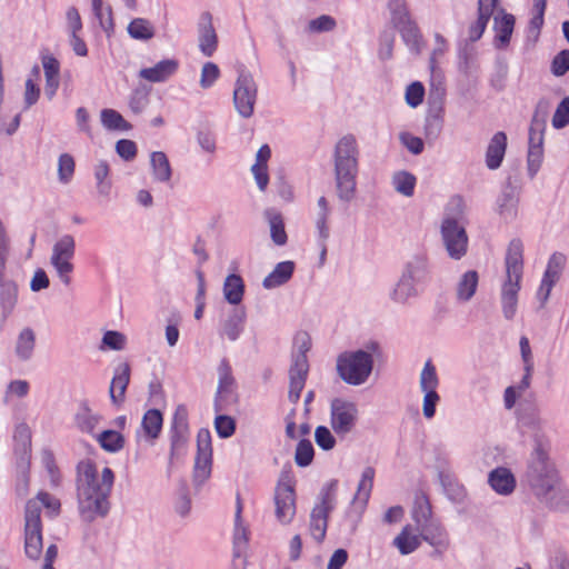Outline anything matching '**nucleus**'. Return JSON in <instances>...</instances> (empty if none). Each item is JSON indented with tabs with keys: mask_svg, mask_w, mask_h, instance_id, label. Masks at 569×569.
Here are the masks:
<instances>
[{
	"mask_svg": "<svg viewBox=\"0 0 569 569\" xmlns=\"http://www.w3.org/2000/svg\"><path fill=\"white\" fill-rule=\"evenodd\" d=\"M114 482V473L109 467L98 475L93 461L84 459L77 465L76 489L78 510L81 519L92 522L103 518L110 510L109 496Z\"/></svg>",
	"mask_w": 569,
	"mask_h": 569,
	"instance_id": "1",
	"label": "nucleus"
},
{
	"mask_svg": "<svg viewBox=\"0 0 569 569\" xmlns=\"http://www.w3.org/2000/svg\"><path fill=\"white\" fill-rule=\"evenodd\" d=\"M359 154V147L353 134L341 137L333 149L337 196L345 202H350L356 194Z\"/></svg>",
	"mask_w": 569,
	"mask_h": 569,
	"instance_id": "2",
	"label": "nucleus"
},
{
	"mask_svg": "<svg viewBox=\"0 0 569 569\" xmlns=\"http://www.w3.org/2000/svg\"><path fill=\"white\" fill-rule=\"evenodd\" d=\"M431 277L429 259L426 253L412 254L405 263L401 276L390 292L396 303L405 305L423 290Z\"/></svg>",
	"mask_w": 569,
	"mask_h": 569,
	"instance_id": "3",
	"label": "nucleus"
},
{
	"mask_svg": "<svg viewBox=\"0 0 569 569\" xmlns=\"http://www.w3.org/2000/svg\"><path fill=\"white\" fill-rule=\"evenodd\" d=\"M506 280L501 287V308L507 320L515 318L518 305V292L523 270V244L520 239L509 242L506 258Z\"/></svg>",
	"mask_w": 569,
	"mask_h": 569,
	"instance_id": "4",
	"label": "nucleus"
},
{
	"mask_svg": "<svg viewBox=\"0 0 569 569\" xmlns=\"http://www.w3.org/2000/svg\"><path fill=\"white\" fill-rule=\"evenodd\" d=\"M463 216V200L455 197L448 203L440 232L443 246L451 259L459 260L468 249V236L460 220Z\"/></svg>",
	"mask_w": 569,
	"mask_h": 569,
	"instance_id": "5",
	"label": "nucleus"
},
{
	"mask_svg": "<svg viewBox=\"0 0 569 569\" xmlns=\"http://www.w3.org/2000/svg\"><path fill=\"white\" fill-rule=\"evenodd\" d=\"M525 481L538 497L548 495L558 486V472L540 446L535 449L529 459Z\"/></svg>",
	"mask_w": 569,
	"mask_h": 569,
	"instance_id": "6",
	"label": "nucleus"
},
{
	"mask_svg": "<svg viewBox=\"0 0 569 569\" xmlns=\"http://www.w3.org/2000/svg\"><path fill=\"white\" fill-rule=\"evenodd\" d=\"M373 369V357L366 350L345 351L337 358V372L350 386L363 385Z\"/></svg>",
	"mask_w": 569,
	"mask_h": 569,
	"instance_id": "7",
	"label": "nucleus"
},
{
	"mask_svg": "<svg viewBox=\"0 0 569 569\" xmlns=\"http://www.w3.org/2000/svg\"><path fill=\"white\" fill-rule=\"evenodd\" d=\"M338 480H330L320 492V503L316 505L310 513L309 529L317 542H322L328 527L329 513L336 506Z\"/></svg>",
	"mask_w": 569,
	"mask_h": 569,
	"instance_id": "8",
	"label": "nucleus"
},
{
	"mask_svg": "<svg viewBox=\"0 0 569 569\" xmlns=\"http://www.w3.org/2000/svg\"><path fill=\"white\" fill-rule=\"evenodd\" d=\"M258 97V86L253 76L246 68H240L234 82L232 102L237 113L249 119L253 116Z\"/></svg>",
	"mask_w": 569,
	"mask_h": 569,
	"instance_id": "9",
	"label": "nucleus"
},
{
	"mask_svg": "<svg viewBox=\"0 0 569 569\" xmlns=\"http://www.w3.org/2000/svg\"><path fill=\"white\" fill-rule=\"evenodd\" d=\"M42 523L40 506L28 500L24 508V552L31 560H38L42 552Z\"/></svg>",
	"mask_w": 569,
	"mask_h": 569,
	"instance_id": "10",
	"label": "nucleus"
},
{
	"mask_svg": "<svg viewBox=\"0 0 569 569\" xmlns=\"http://www.w3.org/2000/svg\"><path fill=\"white\" fill-rule=\"evenodd\" d=\"M359 419L358 406L345 398H335L330 403V426L338 437H346L357 426Z\"/></svg>",
	"mask_w": 569,
	"mask_h": 569,
	"instance_id": "11",
	"label": "nucleus"
},
{
	"mask_svg": "<svg viewBox=\"0 0 569 569\" xmlns=\"http://www.w3.org/2000/svg\"><path fill=\"white\" fill-rule=\"evenodd\" d=\"M74 252L76 241L71 234L61 236L52 246L50 263L64 286H69L71 283L70 274L73 271L71 260L74 257Z\"/></svg>",
	"mask_w": 569,
	"mask_h": 569,
	"instance_id": "12",
	"label": "nucleus"
},
{
	"mask_svg": "<svg viewBox=\"0 0 569 569\" xmlns=\"http://www.w3.org/2000/svg\"><path fill=\"white\" fill-rule=\"evenodd\" d=\"M212 462L211 435L208 429H200L197 435V456L194 460L193 478L202 483L210 475Z\"/></svg>",
	"mask_w": 569,
	"mask_h": 569,
	"instance_id": "13",
	"label": "nucleus"
},
{
	"mask_svg": "<svg viewBox=\"0 0 569 569\" xmlns=\"http://www.w3.org/2000/svg\"><path fill=\"white\" fill-rule=\"evenodd\" d=\"M189 438L188 415L184 407L180 406L176 409L170 436V459L178 458L184 452Z\"/></svg>",
	"mask_w": 569,
	"mask_h": 569,
	"instance_id": "14",
	"label": "nucleus"
},
{
	"mask_svg": "<svg viewBox=\"0 0 569 569\" xmlns=\"http://www.w3.org/2000/svg\"><path fill=\"white\" fill-rule=\"evenodd\" d=\"M276 517L282 525H289L296 515L295 489L289 483H279L274 491Z\"/></svg>",
	"mask_w": 569,
	"mask_h": 569,
	"instance_id": "15",
	"label": "nucleus"
},
{
	"mask_svg": "<svg viewBox=\"0 0 569 569\" xmlns=\"http://www.w3.org/2000/svg\"><path fill=\"white\" fill-rule=\"evenodd\" d=\"M198 46L204 57H211L218 47V36L212 23V14L209 11L202 12L199 18Z\"/></svg>",
	"mask_w": 569,
	"mask_h": 569,
	"instance_id": "16",
	"label": "nucleus"
},
{
	"mask_svg": "<svg viewBox=\"0 0 569 569\" xmlns=\"http://www.w3.org/2000/svg\"><path fill=\"white\" fill-rule=\"evenodd\" d=\"M241 512L242 505L238 497L233 531V563L236 569H244L243 556L246 553L248 542L247 529L241 522Z\"/></svg>",
	"mask_w": 569,
	"mask_h": 569,
	"instance_id": "17",
	"label": "nucleus"
},
{
	"mask_svg": "<svg viewBox=\"0 0 569 569\" xmlns=\"http://www.w3.org/2000/svg\"><path fill=\"white\" fill-rule=\"evenodd\" d=\"M550 103L548 100H540L537 103L531 124L529 128V148H542L543 132L546 128L547 118L549 114Z\"/></svg>",
	"mask_w": 569,
	"mask_h": 569,
	"instance_id": "18",
	"label": "nucleus"
},
{
	"mask_svg": "<svg viewBox=\"0 0 569 569\" xmlns=\"http://www.w3.org/2000/svg\"><path fill=\"white\" fill-rule=\"evenodd\" d=\"M416 530L419 532L420 538L432 546L438 552H442L448 548V533L438 519H433Z\"/></svg>",
	"mask_w": 569,
	"mask_h": 569,
	"instance_id": "19",
	"label": "nucleus"
},
{
	"mask_svg": "<svg viewBox=\"0 0 569 569\" xmlns=\"http://www.w3.org/2000/svg\"><path fill=\"white\" fill-rule=\"evenodd\" d=\"M247 312L243 307L232 308L221 322L220 336L237 341L244 329Z\"/></svg>",
	"mask_w": 569,
	"mask_h": 569,
	"instance_id": "20",
	"label": "nucleus"
},
{
	"mask_svg": "<svg viewBox=\"0 0 569 569\" xmlns=\"http://www.w3.org/2000/svg\"><path fill=\"white\" fill-rule=\"evenodd\" d=\"M179 68L176 59H164L156 63L153 67L142 68L139 77L152 83L164 82L169 80Z\"/></svg>",
	"mask_w": 569,
	"mask_h": 569,
	"instance_id": "21",
	"label": "nucleus"
},
{
	"mask_svg": "<svg viewBox=\"0 0 569 569\" xmlns=\"http://www.w3.org/2000/svg\"><path fill=\"white\" fill-rule=\"evenodd\" d=\"M130 382V366L121 362L114 368L109 388L110 399L114 405H121L124 400L127 387Z\"/></svg>",
	"mask_w": 569,
	"mask_h": 569,
	"instance_id": "22",
	"label": "nucleus"
},
{
	"mask_svg": "<svg viewBox=\"0 0 569 569\" xmlns=\"http://www.w3.org/2000/svg\"><path fill=\"white\" fill-rule=\"evenodd\" d=\"M488 483L500 496H509L516 489V478L510 469L497 467L488 475Z\"/></svg>",
	"mask_w": 569,
	"mask_h": 569,
	"instance_id": "23",
	"label": "nucleus"
},
{
	"mask_svg": "<svg viewBox=\"0 0 569 569\" xmlns=\"http://www.w3.org/2000/svg\"><path fill=\"white\" fill-rule=\"evenodd\" d=\"M263 218L269 226L272 242L278 247L284 246L288 242V234L281 212L274 208H268L263 211Z\"/></svg>",
	"mask_w": 569,
	"mask_h": 569,
	"instance_id": "24",
	"label": "nucleus"
},
{
	"mask_svg": "<svg viewBox=\"0 0 569 569\" xmlns=\"http://www.w3.org/2000/svg\"><path fill=\"white\" fill-rule=\"evenodd\" d=\"M309 369L306 368L305 361H298L291 365L289 369V392L288 399L291 403H297L300 399L301 391L305 388Z\"/></svg>",
	"mask_w": 569,
	"mask_h": 569,
	"instance_id": "25",
	"label": "nucleus"
},
{
	"mask_svg": "<svg viewBox=\"0 0 569 569\" xmlns=\"http://www.w3.org/2000/svg\"><path fill=\"white\" fill-rule=\"evenodd\" d=\"M507 149V136L498 131L490 139L486 151V164L490 170H496L501 166Z\"/></svg>",
	"mask_w": 569,
	"mask_h": 569,
	"instance_id": "26",
	"label": "nucleus"
},
{
	"mask_svg": "<svg viewBox=\"0 0 569 569\" xmlns=\"http://www.w3.org/2000/svg\"><path fill=\"white\" fill-rule=\"evenodd\" d=\"M41 61L46 78L44 92L51 100L56 96L60 84V62L53 56L49 54L43 56Z\"/></svg>",
	"mask_w": 569,
	"mask_h": 569,
	"instance_id": "27",
	"label": "nucleus"
},
{
	"mask_svg": "<svg viewBox=\"0 0 569 569\" xmlns=\"http://www.w3.org/2000/svg\"><path fill=\"white\" fill-rule=\"evenodd\" d=\"M18 299V287L3 276H0V315L4 320L12 312Z\"/></svg>",
	"mask_w": 569,
	"mask_h": 569,
	"instance_id": "28",
	"label": "nucleus"
},
{
	"mask_svg": "<svg viewBox=\"0 0 569 569\" xmlns=\"http://www.w3.org/2000/svg\"><path fill=\"white\" fill-rule=\"evenodd\" d=\"M17 461L30 460L31 430L24 422L19 423L13 433Z\"/></svg>",
	"mask_w": 569,
	"mask_h": 569,
	"instance_id": "29",
	"label": "nucleus"
},
{
	"mask_svg": "<svg viewBox=\"0 0 569 569\" xmlns=\"http://www.w3.org/2000/svg\"><path fill=\"white\" fill-rule=\"evenodd\" d=\"M498 0H479L478 4V19L475 24L470 27L469 38L471 41H477L481 38L486 26L497 6Z\"/></svg>",
	"mask_w": 569,
	"mask_h": 569,
	"instance_id": "30",
	"label": "nucleus"
},
{
	"mask_svg": "<svg viewBox=\"0 0 569 569\" xmlns=\"http://www.w3.org/2000/svg\"><path fill=\"white\" fill-rule=\"evenodd\" d=\"M152 178L156 182L167 183L171 180L172 169L168 157L162 151H153L150 154Z\"/></svg>",
	"mask_w": 569,
	"mask_h": 569,
	"instance_id": "31",
	"label": "nucleus"
},
{
	"mask_svg": "<svg viewBox=\"0 0 569 569\" xmlns=\"http://www.w3.org/2000/svg\"><path fill=\"white\" fill-rule=\"evenodd\" d=\"M295 271L293 261L279 262L274 269L263 279L262 286L266 289H273L288 282Z\"/></svg>",
	"mask_w": 569,
	"mask_h": 569,
	"instance_id": "32",
	"label": "nucleus"
},
{
	"mask_svg": "<svg viewBox=\"0 0 569 569\" xmlns=\"http://www.w3.org/2000/svg\"><path fill=\"white\" fill-rule=\"evenodd\" d=\"M36 348V333L27 327L23 328L16 340L14 353L21 361H28L32 358Z\"/></svg>",
	"mask_w": 569,
	"mask_h": 569,
	"instance_id": "33",
	"label": "nucleus"
},
{
	"mask_svg": "<svg viewBox=\"0 0 569 569\" xmlns=\"http://www.w3.org/2000/svg\"><path fill=\"white\" fill-rule=\"evenodd\" d=\"M479 282L478 272L475 270L466 271L457 282L456 297L460 302H468L475 296Z\"/></svg>",
	"mask_w": 569,
	"mask_h": 569,
	"instance_id": "34",
	"label": "nucleus"
},
{
	"mask_svg": "<svg viewBox=\"0 0 569 569\" xmlns=\"http://www.w3.org/2000/svg\"><path fill=\"white\" fill-rule=\"evenodd\" d=\"M234 378L229 362L223 359L218 367V388L216 396V403L218 399L224 398L233 392Z\"/></svg>",
	"mask_w": 569,
	"mask_h": 569,
	"instance_id": "35",
	"label": "nucleus"
},
{
	"mask_svg": "<svg viewBox=\"0 0 569 569\" xmlns=\"http://www.w3.org/2000/svg\"><path fill=\"white\" fill-rule=\"evenodd\" d=\"M411 517L416 523V529L435 519L430 501L425 493L421 492L415 497Z\"/></svg>",
	"mask_w": 569,
	"mask_h": 569,
	"instance_id": "36",
	"label": "nucleus"
},
{
	"mask_svg": "<svg viewBox=\"0 0 569 569\" xmlns=\"http://www.w3.org/2000/svg\"><path fill=\"white\" fill-rule=\"evenodd\" d=\"M244 293V283L240 276L229 274L224 279L223 296L230 305H239Z\"/></svg>",
	"mask_w": 569,
	"mask_h": 569,
	"instance_id": "37",
	"label": "nucleus"
},
{
	"mask_svg": "<svg viewBox=\"0 0 569 569\" xmlns=\"http://www.w3.org/2000/svg\"><path fill=\"white\" fill-rule=\"evenodd\" d=\"M100 121L104 129L109 131H129L132 126L114 109H102L100 111Z\"/></svg>",
	"mask_w": 569,
	"mask_h": 569,
	"instance_id": "38",
	"label": "nucleus"
},
{
	"mask_svg": "<svg viewBox=\"0 0 569 569\" xmlns=\"http://www.w3.org/2000/svg\"><path fill=\"white\" fill-rule=\"evenodd\" d=\"M162 413L158 409H149L142 417L141 428L144 432V436L154 440L159 437L162 428Z\"/></svg>",
	"mask_w": 569,
	"mask_h": 569,
	"instance_id": "39",
	"label": "nucleus"
},
{
	"mask_svg": "<svg viewBox=\"0 0 569 569\" xmlns=\"http://www.w3.org/2000/svg\"><path fill=\"white\" fill-rule=\"evenodd\" d=\"M515 27V17L510 13H503L501 19L495 17L496 46L498 48L506 47L511 38Z\"/></svg>",
	"mask_w": 569,
	"mask_h": 569,
	"instance_id": "40",
	"label": "nucleus"
},
{
	"mask_svg": "<svg viewBox=\"0 0 569 569\" xmlns=\"http://www.w3.org/2000/svg\"><path fill=\"white\" fill-rule=\"evenodd\" d=\"M420 535H413L411 527L407 525L402 528L401 532L395 538L393 545L398 548L399 552L403 556L409 555L417 550L420 546Z\"/></svg>",
	"mask_w": 569,
	"mask_h": 569,
	"instance_id": "41",
	"label": "nucleus"
},
{
	"mask_svg": "<svg viewBox=\"0 0 569 569\" xmlns=\"http://www.w3.org/2000/svg\"><path fill=\"white\" fill-rule=\"evenodd\" d=\"M406 46L415 54H419L422 48V36L415 21L397 28Z\"/></svg>",
	"mask_w": 569,
	"mask_h": 569,
	"instance_id": "42",
	"label": "nucleus"
},
{
	"mask_svg": "<svg viewBox=\"0 0 569 569\" xmlns=\"http://www.w3.org/2000/svg\"><path fill=\"white\" fill-rule=\"evenodd\" d=\"M375 469L372 467H366L361 473V479L358 483L357 492L353 497L355 502L361 503L365 507L371 495L375 479Z\"/></svg>",
	"mask_w": 569,
	"mask_h": 569,
	"instance_id": "43",
	"label": "nucleus"
},
{
	"mask_svg": "<svg viewBox=\"0 0 569 569\" xmlns=\"http://www.w3.org/2000/svg\"><path fill=\"white\" fill-rule=\"evenodd\" d=\"M128 34L140 41H148L154 37V27L144 18H134L127 27Z\"/></svg>",
	"mask_w": 569,
	"mask_h": 569,
	"instance_id": "44",
	"label": "nucleus"
},
{
	"mask_svg": "<svg viewBox=\"0 0 569 569\" xmlns=\"http://www.w3.org/2000/svg\"><path fill=\"white\" fill-rule=\"evenodd\" d=\"M416 182V177L408 171H398L392 176L395 190L405 197H411L413 194Z\"/></svg>",
	"mask_w": 569,
	"mask_h": 569,
	"instance_id": "45",
	"label": "nucleus"
},
{
	"mask_svg": "<svg viewBox=\"0 0 569 569\" xmlns=\"http://www.w3.org/2000/svg\"><path fill=\"white\" fill-rule=\"evenodd\" d=\"M499 213L505 221H512L517 217L518 199L513 191H505L498 200Z\"/></svg>",
	"mask_w": 569,
	"mask_h": 569,
	"instance_id": "46",
	"label": "nucleus"
},
{
	"mask_svg": "<svg viewBox=\"0 0 569 569\" xmlns=\"http://www.w3.org/2000/svg\"><path fill=\"white\" fill-rule=\"evenodd\" d=\"M419 386L421 391H437L439 386V378L437 370L431 360H427L420 372Z\"/></svg>",
	"mask_w": 569,
	"mask_h": 569,
	"instance_id": "47",
	"label": "nucleus"
},
{
	"mask_svg": "<svg viewBox=\"0 0 569 569\" xmlns=\"http://www.w3.org/2000/svg\"><path fill=\"white\" fill-rule=\"evenodd\" d=\"M98 442L106 451L118 452L124 446V438L116 430H104L98 436Z\"/></svg>",
	"mask_w": 569,
	"mask_h": 569,
	"instance_id": "48",
	"label": "nucleus"
},
{
	"mask_svg": "<svg viewBox=\"0 0 569 569\" xmlns=\"http://www.w3.org/2000/svg\"><path fill=\"white\" fill-rule=\"evenodd\" d=\"M30 460L17 461V478L14 490L18 497L23 498L29 492L30 476H29Z\"/></svg>",
	"mask_w": 569,
	"mask_h": 569,
	"instance_id": "49",
	"label": "nucleus"
},
{
	"mask_svg": "<svg viewBox=\"0 0 569 569\" xmlns=\"http://www.w3.org/2000/svg\"><path fill=\"white\" fill-rule=\"evenodd\" d=\"M391 21L396 28L412 22L405 0H389Z\"/></svg>",
	"mask_w": 569,
	"mask_h": 569,
	"instance_id": "50",
	"label": "nucleus"
},
{
	"mask_svg": "<svg viewBox=\"0 0 569 569\" xmlns=\"http://www.w3.org/2000/svg\"><path fill=\"white\" fill-rule=\"evenodd\" d=\"M74 168L76 163L71 154H60L58 159V180L63 184L69 183L74 174Z\"/></svg>",
	"mask_w": 569,
	"mask_h": 569,
	"instance_id": "51",
	"label": "nucleus"
},
{
	"mask_svg": "<svg viewBox=\"0 0 569 569\" xmlns=\"http://www.w3.org/2000/svg\"><path fill=\"white\" fill-rule=\"evenodd\" d=\"M313 456L315 450L312 443L307 439L300 440L296 448L295 462L299 467H307L312 462Z\"/></svg>",
	"mask_w": 569,
	"mask_h": 569,
	"instance_id": "52",
	"label": "nucleus"
},
{
	"mask_svg": "<svg viewBox=\"0 0 569 569\" xmlns=\"http://www.w3.org/2000/svg\"><path fill=\"white\" fill-rule=\"evenodd\" d=\"M92 11L94 17L99 20V23L103 30L108 31L113 28L111 8H103L102 0H92Z\"/></svg>",
	"mask_w": 569,
	"mask_h": 569,
	"instance_id": "53",
	"label": "nucleus"
},
{
	"mask_svg": "<svg viewBox=\"0 0 569 569\" xmlns=\"http://www.w3.org/2000/svg\"><path fill=\"white\" fill-rule=\"evenodd\" d=\"M150 102L149 92L144 88H137L129 98V108L134 114L142 113Z\"/></svg>",
	"mask_w": 569,
	"mask_h": 569,
	"instance_id": "54",
	"label": "nucleus"
},
{
	"mask_svg": "<svg viewBox=\"0 0 569 569\" xmlns=\"http://www.w3.org/2000/svg\"><path fill=\"white\" fill-rule=\"evenodd\" d=\"M296 351L292 353V363L297 365L298 361H305L306 368L309 369L307 352L310 349V338L307 333L298 335L295 339Z\"/></svg>",
	"mask_w": 569,
	"mask_h": 569,
	"instance_id": "55",
	"label": "nucleus"
},
{
	"mask_svg": "<svg viewBox=\"0 0 569 569\" xmlns=\"http://www.w3.org/2000/svg\"><path fill=\"white\" fill-rule=\"evenodd\" d=\"M337 26L335 18L328 14H322L312 19L308 23V31L311 33H321L332 31Z\"/></svg>",
	"mask_w": 569,
	"mask_h": 569,
	"instance_id": "56",
	"label": "nucleus"
},
{
	"mask_svg": "<svg viewBox=\"0 0 569 569\" xmlns=\"http://www.w3.org/2000/svg\"><path fill=\"white\" fill-rule=\"evenodd\" d=\"M76 420L82 431L91 433L99 423L100 417L92 413L89 408H83L82 411L77 415Z\"/></svg>",
	"mask_w": 569,
	"mask_h": 569,
	"instance_id": "57",
	"label": "nucleus"
},
{
	"mask_svg": "<svg viewBox=\"0 0 569 569\" xmlns=\"http://www.w3.org/2000/svg\"><path fill=\"white\" fill-rule=\"evenodd\" d=\"M220 76L218 66L213 62H206L201 69L200 87L208 89L213 86Z\"/></svg>",
	"mask_w": 569,
	"mask_h": 569,
	"instance_id": "58",
	"label": "nucleus"
},
{
	"mask_svg": "<svg viewBox=\"0 0 569 569\" xmlns=\"http://www.w3.org/2000/svg\"><path fill=\"white\" fill-rule=\"evenodd\" d=\"M214 428L220 438H229L234 433L236 422L234 420L224 415L217 416L214 419Z\"/></svg>",
	"mask_w": 569,
	"mask_h": 569,
	"instance_id": "59",
	"label": "nucleus"
},
{
	"mask_svg": "<svg viewBox=\"0 0 569 569\" xmlns=\"http://www.w3.org/2000/svg\"><path fill=\"white\" fill-rule=\"evenodd\" d=\"M569 123V97H565L559 103L552 117L551 124L555 129H561Z\"/></svg>",
	"mask_w": 569,
	"mask_h": 569,
	"instance_id": "60",
	"label": "nucleus"
},
{
	"mask_svg": "<svg viewBox=\"0 0 569 569\" xmlns=\"http://www.w3.org/2000/svg\"><path fill=\"white\" fill-rule=\"evenodd\" d=\"M423 96H425V88H423L422 83L418 82V81L412 82L411 84H409L407 87L406 102L410 107L416 108L422 102Z\"/></svg>",
	"mask_w": 569,
	"mask_h": 569,
	"instance_id": "61",
	"label": "nucleus"
},
{
	"mask_svg": "<svg viewBox=\"0 0 569 569\" xmlns=\"http://www.w3.org/2000/svg\"><path fill=\"white\" fill-rule=\"evenodd\" d=\"M567 258L562 253H553L549 259L545 274L558 281L560 272L566 266Z\"/></svg>",
	"mask_w": 569,
	"mask_h": 569,
	"instance_id": "62",
	"label": "nucleus"
},
{
	"mask_svg": "<svg viewBox=\"0 0 569 569\" xmlns=\"http://www.w3.org/2000/svg\"><path fill=\"white\" fill-rule=\"evenodd\" d=\"M316 443L323 450H331L336 445V439L331 431L325 427L319 426L315 430Z\"/></svg>",
	"mask_w": 569,
	"mask_h": 569,
	"instance_id": "63",
	"label": "nucleus"
},
{
	"mask_svg": "<svg viewBox=\"0 0 569 569\" xmlns=\"http://www.w3.org/2000/svg\"><path fill=\"white\" fill-rule=\"evenodd\" d=\"M102 345L111 350H122L126 346V336L119 331L109 330L102 337Z\"/></svg>",
	"mask_w": 569,
	"mask_h": 569,
	"instance_id": "64",
	"label": "nucleus"
}]
</instances>
